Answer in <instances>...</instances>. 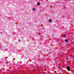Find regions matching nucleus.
Listing matches in <instances>:
<instances>
[{"instance_id": "20e7f679", "label": "nucleus", "mask_w": 74, "mask_h": 74, "mask_svg": "<svg viewBox=\"0 0 74 74\" xmlns=\"http://www.w3.org/2000/svg\"><path fill=\"white\" fill-rule=\"evenodd\" d=\"M37 5H40V3L38 2V3L37 4Z\"/></svg>"}, {"instance_id": "0eeeda50", "label": "nucleus", "mask_w": 74, "mask_h": 74, "mask_svg": "<svg viewBox=\"0 0 74 74\" xmlns=\"http://www.w3.org/2000/svg\"><path fill=\"white\" fill-rule=\"evenodd\" d=\"M33 11L35 10V8H34V9H33Z\"/></svg>"}, {"instance_id": "f03ea898", "label": "nucleus", "mask_w": 74, "mask_h": 74, "mask_svg": "<svg viewBox=\"0 0 74 74\" xmlns=\"http://www.w3.org/2000/svg\"><path fill=\"white\" fill-rule=\"evenodd\" d=\"M68 41H69V40L68 39H67V40L65 39V41L66 42H68Z\"/></svg>"}, {"instance_id": "7ed1b4c3", "label": "nucleus", "mask_w": 74, "mask_h": 74, "mask_svg": "<svg viewBox=\"0 0 74 74\" xmlns=\"http://www.w3.org/2000/svg\"><path fill=\"white\" fill-rule=\"evenodd\" d=\"M51 21H52V20H51V19L49 21V22H51Z\"/></svg>"}, {"instance_id": "6e6552de", "label": "nucleus", "mask_w": 74, "mask_h": 74, "mask_svg": "<svg viewBox=\"0 0 74 74\" xmlns=\"http://www.w3.org/2000/svg\"><path fill=\"white\" fill-rule=\"evenodd\" d=\"M0 70H1V69H0Z\"/></svg>"}, {"instance_id": "9d476101", "label": "nucleus", "mask_w": 74, "mask_h": 74, "mask_svg": "<svg viewBox=\"0 0 74 74\" xmlns=\"http://www.w3.org/2000/svg\"><path fill=\"white\" fill-rule=\"evenodd\" d=\"M59 67V68H60V67Z\"/></svg>"}, {"instance_id": "1a4fd4ad", "label": "nucleus", "mask_w": 74, "mask_h": 74, "mask_svg": "<svg viewBox=\"0 0 74 74\" xmlns=\"http://www.w3.org/2000/svg\"><path fill=\"white\" fill-rule=\"evenodd\" d=\"M70 56V57H71V56Z\"/></svg>"}, {"instance_id": "39448f33", "label": "nucleus", "mask_w": 74, "mask_h": 74, "mask_svg": "<svg viewBox=\"0 0 74 74\" xmlns=\"http://www.w3.org/2000/svg\"><path fill=\"white\" fill-rule=\"evenodd\" d=\"M63 37H66V35L64 34V35L63 36Z\"/></svg>"}, {"instance_id": "423d86ee", "label": "nucleus", "mask_w": 74, "mask_h": 74, "mask_svg": "<svg viewBox=\"0 0 74 74\" xmlns=\"http://www.w3.org/2000/svg\"><path fill=\"white\" fill-rule=\"evenodd\" d=\"M59 58H62V56H59Z\"/></svg>"}, {"instance_id": "f257e3e1", "label": "nucleus", "mask_w": 74, "mask_h": 74, "mask_svg": "<svg viewBox=\"0 0 74 74\" xmlns=\"http://www.w3.org/2000/svg\"><path fill=\"white\" fill-rule=\"evenodd\" d=\"M67 70H68V71H69V70H70V68L69 66H68L67 67Z\"/></svg>"}]
</instances>
